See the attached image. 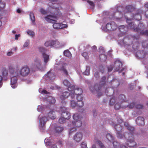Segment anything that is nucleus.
Masks as SVG:
<instances>
[{"label":"nucleus","mask_w":148,"mask_h":148,"mask_svg":"<svg viewBox=\"0 0 148 148\" xmlns=\"http://www.w3.org/2000/svg\"><path fill=\"white\" fill-rule=\"evenodd\" d=\"M29 41L27 40L26 41L25 43H24L23 45V47L25 48L26 47H27L29 45Z\"/></svg>","instance_id":"obj_55"},{"label":"nucleus","mask_w":148,"mask_h":148,"mask_svg":"<svg viewBox=\"0 0 148 148\" xmlns=\"http://www.w3.org/2000/svg\"><path fill=\"white\" fill-rule=\"evenodd\" d=\"M73 116V119L75 121L79 120L80 116L78 114L76 113L74 114Z\"/></svg>","instance_id":"obj_30"},{"label":"nucleus","mask_w":148,"mask_h":148,"mask_svg":"<svg viewBox=\"0 0 148 148\" xmlns=\"http://www.w3.org/2000/svg\"><path fill=\"white\" fill-rule=\"evenodd\" d=\"M77 105V103L74 100H72L71 101V106L73 108H74Z\"/></svg>","instance_id":"obj_42"},{"label":"nucleus","mask_w":148,"mask_h":148,"mask_svg":"<svg viewBox=\"0 0 148 148\" xmlns=\"http://www.w3.org/2000/svg\"><path fill=\"white\" fill-rule=\"evenodd\" d=\"M47 120V118L45 117H40L39 128L40 130L43 132L45 128V124Z\"/></svg>","instance_id":"obj_6"},{"label":"nucleus","mask_w":148,"mask_h":148,"mask_svg":"<svg viewBox=\"0 0 148 148\" xmlns=\"http://www.w3.org/2000/svg\"><path fill=\"white\" fill-rule=\"evenodd\" d=\"M90 68L89 66H86V70L83 73L84 74L87 75H89L90 74Z\"/></svg>","instance_id":"obj_31"},{"label":"nucleus","mask_w":148,"mask_h":148,"mask_svg":"<svg viewBox=\"0 0 148 148\" xmlns=\"http://www.w3.org/2000/svg\"><path fill=\"white\" fill-rule=\"evenodd\" d=\"M38 50L42 54L43 53H45L46 51V49L43 47H40L38 48Z\"/></svg>","instance_id":"obj_40"},{"label":"nucleus","mask_w":148,"mask_h":148,"mask_svg":"<svg viewBox=\"0 0 148 148\" xmlns=\"http://www.w3.org/2000/svg\"><path fill=\"white\" fill-rule=\"evenodd\" d=\"M116 130L117 137L120 139L124 138L126 139V144L129 147H132L135 146L136 143L135 141L134 136L132 133H125L123 134L122 133L123 127L120 124L112 125Z\"/></svg>","instance_id":"obj_2"},{"label":"nucleus","mask_w":148,"mask_h":148,"mask_svg":"<svg viewBox=\"0 0 148 148\" xmlns=\"http://www.w3.org/2000/svg\"><path fill=\"white\" fill-rule=\"evenodd\" d=\"M54 40H49L46 42L45 43V45L46 47H51L53 45Z\"/></svg>","instance_id":"obj_27"},{"label":"nucleus","mask_w":148,"mask_h":148,"mask_svg":"<svg viewBox=\"0 0 148 148\" xmlns=\"http://www.w3.org/2000/svg\"><path fill=\"white\" fill-rule=\"evenodd\" d=\"M64 85L67 87H68L70 85V83L66 79H65L63 82Z\"/></svg>","instance_id":"obj_48"},{"label":"nucleus","mask_w":148,"mask_h":148,"mask_svg":"<svg viewBox=\"0 0 148 148\" xmlns=\"http://www.w3.org/2000/svg\"><path fill=\"white\" fill-rule=\"evenodd\" d=\"M82 134L80 132H77L74 136V139L76 142H79L82 139Z\"/></svg>","instance_id":"obj_17"},{"label":"nucleus","mask_w":148,"mask_h":148,"mask_svg":"<svg viewBox=\"0 0 148 148\" xmlns=\"http://www.w3.org/2000/svg\"><path fill=\"white\" fill-rule=\"evenodd\" d=\"M47 117L50 118L54 119L56 118L55 112L53 111H51L48 113Z\"/></svg>","instance_id":"obj_25"},{"label":"nucleus","mask_w":148,"mask_h":148,"mask_svg":"<svg viewBox=\"0 0 148 148\" xmlns=\"http://www.w3.org/2000/svg\"><path fill=\"white\" fill-rule=\"evenodd\" d=\"M115 102V97L112 98L111 99L109 102V104L110 106L113 105Z\"/></svg>","instance_id":"obj_44"},{"label":"nucleus","mask_w":148,"mask_h":148,"mask_svg":"<svg viewBox=\"0 0 148 148\" xmlns=\"http://www.w3.org/2000/svg\"><path fill=\"white\" fill-rule=\"evenodd\" d=\"M106 137L107 139L110 142H111L113 140H114L113 137L110 134H108L106 135Z\"/></svg>","instance_id":"obj_34"},{"label":"nucleus","mask_w":148,"mask_h":148,"mask_svg":"<svg viewBox=\"0 0 148 148\" xmlns=\"http://www.w3.org/2000/svg\"><path fill=\"white\" fill-rule=\"evenodd\" d=\"M145 17L147 19H148V10H146L145 11Z\"/></svg>","instance_id":"obj_63"},{"label":"nucleus","mask_w":148,"mask_h":148,"mask_svg":"<svg viewBox=\"0 0 148 148\" xmlns=\"http://www.w3.org/2000/svg\"><path fill=\"white\" fill-rule=\"evenodd\" d=\"M82 55L86 59H88L89 58L88 53L87 52H84L82 53Z\"/></svg>","instance_id":"obj_46"},{"label":"nucleus","mask_w":148,"mask_h":148,"mask_svg":"<svg viewBox=\"0 0 148 148\" xmlns=\"http://www.w3.org/2000/svg\"><path fill=\"white\" fill-rule=\"evenodd\" d=\"M14 53L13 51H10L8 52L7 54V55L8 56H11Z\"/></svg>","instance_id":"obj_64"},{"label":"nucleus","mask_w":148,"mask_h":148,"mask_svg":"<svg viewBox=\"0 0 148 148\" xmlns=\"http://www.w3.org/2000/svg\"><path fill=\"white\" fill-rule=\"evenodd\" d=\"M76 99L78 101L77 103L76 106L78 107H82L84 105V103L82 101L83 99V96H80V99H79V97H76Z\"/></svg>","instance_id":"obj_16"},{"label":"nucleus","mask_w":148,"mask_h":148,"mask_svg":"<svg viewBox=\"0 0 148 148\" xmlns=\"http://www.w3.org/2000/svg\"><path fill=\"white\" fill-rule=\"evenodd\" d=\"M33 67L35 69H39L41 68V60L39 58H36L34 59Z\"/></svg>","instance_id":"obj_10"},{"label":"nucleus","mask_w":148,"mask_h":148,"mask_svg":"<svg viewBox=\"0 0 148 148\" xmlns=\"http://www.w3.org/2000/svg\"><path fill=\"white\" fill-rule=\"evenodd\" d=\"M40 12L42 14H45L47 13V12L43 8H41L40 10Z\"/></svg>","instance_id":"obj_56"},{"label":"nucleus","mask_w":148,"mask_h":148,"mask_svg":"<svg viewBox=\"0 0 148 148\" xmlns=\"http://www.w3.org/2000/svg\"><path fill=\"white\" fill-rule=\"evenodd\" d=\"M27 34L29 35L32 37H33L34 35V32L32 30H29L27 31Z\"/></svg>","instance_id":"obj_49"},{"label":"nucleus","mask_w":148,"mask_h":148,"mask_svg":"<svg viewBox=\"0 0 148 148\" xmlns=\"http://www.w3.org/2000/svg\"><path fill=\"white\" fill-rule=\"evenodd\" d=\"M61 116L63 117L66 120H69L71 117V115L68 111L61 113Z\"/></svg>","instance_id":"obj_20"},{"label":"nucleus","mask_w":148,"mask_h":148,"mask_svg":"<svg viewBox=\"0 0 148 148\" xmlns=\"http://www.w3.org/2000/svg\"><path fill=\"white\" fill-rule=\"evenodd\" d=\"M56 4H53V7L50 6L48 8V11L51 15H48L44 18L45 20L48 23L53 24V27L56 29H59L67 28L68 25L62 23H57V21L62 15V13L59 12V8L56 7Z\"/></svg>","instance_id":"obj_1"},{"label":"nucleus","mask_w":148,"mask_h":148,"mask_svg":"<svg viewBox=\"0 0 148 148\" xmlns=\"http://www.w3.org/2000/svg\"><path fill=\"white\" fill-rule=\"evenodd\" d=\"M8 71L13 76L19 75V67L17 65L14 66L12 64H10L8 66Z\"/></svg>","instance_id":"obj_4"},{"label":"nucleus","mask_w":148,"mask_h":148,"mask_svg":"<svg viewBox=\"0 0 148 148\" xmlns=\"http://www.w3.org/2000/svg\"><path fill=\"white\" fill-rule=\"evenodd\" d=\"M125 98V95H121L119 96V100L121 102H123L122 105L119 104L118 103H116L114 106V108L116 110H118L120 109L121 106H122V108L123 107V106L124 105V102L125 101L124 100Z\"/></svg>","instance_id":"obj_11"},{"label":"nucleus","mask_w":148,"mask_h":148,"mask_svg":"<svg viewBox=\"0 0 148 148\" xmlns=\"http://www.w3.org/2000/svg\"><path fill=\"white\" fill-rule=\"evenodd\" d=\"M60 111L61 112V113L65 112H67V109L64 106L61 107L60 109Z\"/></svg>","instance_id":"obj_43"},{"label":"nucleus","mask_w":148,"mask_h":148,"mask_svg":"<svg viewBox=\"0 0 148 148\" xmlns=\"http://www.w3.org/2000/svg\"><path fill=\"white\" fill-rule=\"evenodd\" d=\"M46 100L49 103L52 104L55 103L56 101L55 99L51 96H49L47 97Z\"/></svg>","instance_id":"obj_24"},{"label":"nucleus","mask_w":148,"mask_h":148,"mask_svg":"<svg viewBox=\"0 0 148 148\" xmlns=\"http://www.w3.org/2000/svg\"><path fill=\"white\" fill-rule=\"evenodd\" d=\"M76 131V128L75 127L71 128L69 132V134H71V133Z\"/></svg>","instance_id":"obj_52"},{"label":"nucleus","mask_w":148,"mask_h":148,"mask_svg":"<svg viewBox=\"0 0 148 148\" xmlns=\"http://www.w3.org/2000/svg\"><path fill=\"white\" fill-rule=\"evenodd\" d=\"M122 63L120 61L116 60L114 62V67L115 68V71H119V72H121L123 70H126V68H121L122 66Z\"/></svg>","instance_id":"obj_7"},{"label":"nucleus","mask_w":148,"mask_h":148,"mask_svg":"<svg viewBox=\"0 0 148 148\" xmlns=\"http://www.w3.org/2000/svg\"><path fill=\"white\" fill-rule=\"evenodd\" d=\"M142 45L143 47L144 48L148 47V44L146 42H143Z\"/></svg>","instance_id":"obj_58"},{"label":"nucleus","mask_w":148,"mask_h":148,"mask_svg":"<svg viewBox=\"0 0 148 148\" xmlns=\"http://www.w3.org/2000/svg\"><path fill=\"white\" fill-rule=\"evenodd\" d=\"M68 87V90L70 91H71L72 92L73 91H74V90L75 88V86H71V85H70V86H69Z\"/></svg>","instance_id":"obj_38"},{"label":"nucleus","mask_w":148,"mask_h":148,"mask_svg":"<svg viewBox=\"0 0 148 148\" xmlns=\"http://www.w3.org/2000/svg\"><path fill=\"white\" fill-rule=\"evenodd\" d=\"M111 30H114L116 29L117 28V25L114 22H112Z\"/></svg>","instance_id":"obj_36"},{"label":"nucleus","mask_w":148,"mask_h":148,"mask_svg":"<svg viewBox=\"0 0 148 148\" xmlns=\"http://www.w3.org/2000/svg\"><path fill=\"white\" fill-rule=\"evenodd\" d=\"M70 93L68 92H65L63 93L60 96V99L62 100L65 99L70 96Z\"/></svg>","instance_id":"obj_22"},{"label":"nucleus","mask_w":148,"mask_h":148,"mask_svg":"<svg viewBox=\"0 0 148 148\" xmlns=\"http://www.w3.org/2000/svg\"><path fill=\"white\" fill-rule=\"evenodd\" d=\"M143 12L141 9H138L136 11V13L134 14L133 18L136 20L139 21L142 19V14Z\"/></svg>","instance_id":"obj_12"},{"label":"nucleus","mask_w":148,"mask_h":148,"mask_svg":"<svg viewBox=\"0 0 148 148\" xmlns=\"http://www.w3.org/2000/svg\"><path fill=\"white\" fill-rule=\"evenodd\" d=\"M106 77L105 76L101 78L100 81V83L102 84L103 85L101 86L102 87L103 86V85L106 83Z\"/></svg>","instance_id":"obj_45"},{"label":"nucleus","mask_w":148,"mask_h":148,"mask_svg":"<svg viewBox=\"0 0 148 148\" xmlns=\"http://www.w3.org/2000/svg\"><path fill=\"white\" fill-rule=\"evenodd\" d=\"M135 106L136 108L138 109H141L143 108V105L140 104H136Z\"/></svg>","instance_id":"obj_53"},{"label":"nucleus","mask_w":148,"mask_h":148,"mask_svg":"<svg viewBox=\"0 0 148 148\" xmlns=\"http://www.w3.org/2000/svg\"><path fill=\"white\" fill-rule=\"evenodd\" d=\"M112 22L107 24L106 27L107 29L108 30H111Z\"/></svg>","instance_id":"obj_41"},{"label":"nucleus","mask_w":148,"mask_h":148,"mask_svg":"<svg viewBox=\"0 0 148 148\" xmlns=\"http://www.w3.org/2000/svg\"><path fill=\"white\" fill-rule=\"evenodd\" d=\"M125 17L126 19H127V22L128 23V27H130L131 29L133 30L134 31L140 32L144 29L145 26L143 23H139L138 27L135 28V25L133 23L129 22V21H131V19H128L125 15Z\"/></svg>","instance_id":"obj_3"},{"label":"nucleus","mask_w":148,"mask_h":148,"mask_svg":"<svg viewBox=\"0 0 148 148\" xmlns=\"http://www.w3.org/2000/svg\"><path fill=\"white\" fill-rule=\"evenodd\" d=\"M72 125L73 126L76 127V128L77 127L78 128L82 125V123L80 120L74 121L72 122Z\"/></svg>","instance_id":"obj_21"},{"label":"nucleus","mask_w":148,"mask_h":148,"mask_svg":"<svg viewBox=\"0 0 148 148\" xmlns=\"http://www.w3.org/2000/svg\"><path fill=\"white\" fill-rule=\"evenodd\" d=\"M113 144L114 147V148H117L119 146V144L116 141L113 142Z\"/></svg>","instance_id":"obj_54"},{"label":"nucleus","mask_w":148,"mask_h":148,"mask_svg":"<svg viewBox=\"0 0 148 148\" xmlns=\"http://www.w3.org/2000/svg\"><path fill=\"white\" fill-rule=\"evenodd\" d=\"M45 77L51 80H53L55 78V75L53 72H51V71L48 72L47 74L45 75Z\"/></svg>","instance_id":"obj_15"},{"label":"nucleus","mask_w":148,"mask_h":148,"mask_svg":"<svg viewBox=\"0 0 148 148\" xmlns=\"http://www.w3.org/2000/svg\"><path fill=\"white\" fill-rule=\"evenodd\" d=\"M63 130V128L59 126H57L55 128V130L57 133H60Z\"/></svg>","instance_id":"obj_29"},{"label":"nucleus","mask_w":148,"mask_h":148,"mask_svg":"<svg viewBox=\"0 0 148 148\" xmlns=\"http://www.w3.org/2000/svg\"><path fill=\"white\" fill-rule=\"evenodd\" d=\"M29 16L32 22L34 23L35 22V19L34 13L31 12L29 14Z\"/></svg>","instance_id":"obj_35"},{"label":"nucleus","mask_w":148,"mask_h":148,"mask_svg":"<svg viewBox=\"0 0 148 148\" xmlns=\"http://www.w3.org/2000/svg\"><path fill=\"white\" fill-rule=\"evenodd\" d=\"M136 9L135 5H128L126 6L124 10V12L125 14L126 13H130L134 11Z\"/></svg>","instance_id":"obj_9"},{"label":"nucleus","mask_w":148,"mask_h":148,"mask_svg":"<svg viewBox=\"0 0 148 148\" xmlns=\"http://www.w3.org/2000/svg\"><path fill=\"white\" fill-rule=\"evenodd\" d=\"M66 121L64 118L62 116L59 119L58 122L62 124L65 123Z\"/></svg>","instance_id":"obj_39"},{"label":"nucleus","mask_w":148,"mask_h":148,"mask_svg":"<svg viewBox=\"0 0 148 148\" xmlns=\"http://www.w3.org/2000/svg\"><path fill=\"white\" fill-rule=\"evenodd\" d=\"M126 26L125 25H122L120 26L119 27V29L120 31H121L123 29H124L126 28Z\"/></svg>","instance_id":"obj_57"},{"label":"nucleus","mask_w":148,"mask_h":148,"mask_svg":"<svg viewBox=\"0 0 148 148\" xmlns=\"http://www.w3.org/2000/svg\"><path fill=\"white\" fill-rule=\"evenodd\" d=\"M43 58L44 62L45 64H46L49 61V56L45 53H43L42 55Z\"/></svg>","instance_id":"obj_23"},{"label":"nucleus","mask_w":148,"mask_h":148,"mask_svg":"<svg viewBox=\"0 0 148 148\" xmlns=\"http://www.w3.org/2000/svg\"><path fill=\"white\" fill-rule=\"evenodd\" d=\"M81 146V148H88L87 146V143L84 142L82 143Z\"/></svg>","instance_id":"obj_51"},{"label":"nucleus","mask_w":148,"mask_h":148,"mask_svg":"<svg viewBox=\"0 0 148 148\" xmlns=\"http://www.w3.org/2000/svg\"><path fill=\"white\" fill-rule=\"evenodd\" d=\"M94 77L96 79H98L99 78V74L98 72H96L94 74Z\"/></svg>","instance_id":"obj_61"},{"label":"nucleus","mask_w":148,"mask_h":148,"mask_svg":"<svg viewBox=\"0 0 148 148\" xmlns=\"http://www.w3.org/2000/svg\"><path fill=\"white\" fill-rule=\"evenodd\" d=\"M144 119L143 117L139 116L137 117L136 119V122L137 125L139 126H142L145 124Z\"/></svg>","instance_id":"obj_18"},{"label":"nucleus","mask_w":148,"mask_h":148,"mask_svg":"<svg viewBox=\"0 0 148 148\" xmlns=\"http://www.w3.org/2000/svg\"><path fill=\"white\" fill-rule=\"evenodd\" d=\"M140 34L142 35H144L146 36H148V30L146 29L145 30H142L140 32Z\"/></svg>","instance_id":"obj_33"},{"label":"nucleus","mask_w":148,"mask_h":148,"mask_svg":"<svg viewBox=\"0 0 148 148\" xmlns=\"http://www.w3.org/2000/svg\"><path fill=\"white\" fill-rule=\"evenodd\" d=\"M63 53L65 56L71 58L72 57V54L68 50H66L64 51Z\"/></svg>","instance_id":"obj_26"},{"label":"nucleus","mask_w":148,"mask_h":148,"mask_svg":"<svg viewBox=\"0 0 148 148\" xmlns=\"http://www.w3.org/2000/svg\"><path fill=\"white\" fill-rule=\"evenodd\" d=\"M54 42L53 45L54 47L57 48H59L60 42L57 40H54Z\"/></svg>","instance_id":"obj_47"},{"label":"nucleus","mask_w":148,"mask_h":148,"mask_svg":"<svg viewBox=\"0 0 148 148\" xmlns=\"http://www.w3.org/2000/svg\"><path fill=\"white\" fill-rule=\"evenodd\" d=\"M97 142L98 144L100 146V148H106L101 141L98 140Z\"/></svg>","instance_id":"obj_50"},{"label":"nucleus","mask_w":148,"mask_h":148,"mask_svg":"<svg viewBox=\"0 0 148 148\" xmlns=\"http://www.w3.org/2000/svg\"><path fill=\"white\" fill-rule=\"evenodd\" d=\"M66 45V43L65 42H63L62 43H60V45L59 47V48H62L63 47Z\"/></svg>","instance_id":"obj_60"},{"label":"nucleus","mask_w":148,"mask_h":148,"mask_svg":"<svg viewBox=\"0 0 148 148\" xmlns=\"http://www.w3.org/2000/svg\"><path fill=\"white\" fill-rule=\"evenodd\" d=\"M19 75L22 76H25L28 75L29 73L30 70L29 68L27 66L23 67L20 71H19Z\"/></svg>","instance_id":"obj_8"},{"label":"nucleus","mask_w":148,"mask_h":148,"mask_svg":"<svg viewBox=\"0 0 148 148\" xmlns=\"http://www.w3.org/2000/svg\"><path fill=\"white\" fill-rule=\"evenodd\" d=\"M61 71H62L63 73L66 76L68 75V73L66 70V68L63 66L60 69Z\"/></svg>","instance_id":"obj_28"},{"label":"nucleus","mask_w":148,"mask_h":148,"mask_svg":"<svg viewBox=\"0 0 148 148\" xmlns=\"http://www.w3.org/2000/svg\"><path fill=\"white\" fill-rule=\"evenodd\" d=\"M113 66L112 65H110L108 67V71L110 72L112 71L113 69Z\"/></svg>","instance_id":"obj_62"},{"label":"nucleus","mask_w":148,"mask_h":148,"mask_svg":"<svg viewBox=\"0 0 148 148\" xmlns=\"http://www.w3.org/2000/svg\"><path fill=\"white\" fill-rule=\"evenodd\" d=\"M90 89L92 93H94L96 91L97 93L98 97L101 96L102 95V93L101 92L102 86L100 84H95L94 86H90Z\"/></svg>","instance_id":"obj_5"},{"label":"nucleus","mask_w":148,"mask_h":148,"mask_svg":"<svg viewBox=\"0 0 148 148\" xmlns=\"http://www.w3.org/2000/svg\"><path fill=\"white\" fill-rule=\"evenodd\" d=\"M135 103L134 102H132L129 105H127L125 106L124 107H123V108H125L127 107H128L130 109L133 108L135 106Z\"/></svg>","instance_id":"obj_32"},{"label":"nucleus","mask_w":148,"mask_h":148,"mask_svg":"<svg viewBox=\"0 0 148 148\" xmlns=\"http://www.w3.org/2000/svg\"><path fill=\"white\" fill-rule=\"evenodd\" d=\"M17 78L16 76H13L11 77L10 81V84L11 87L13 88H15L17 87L16 83Z\"/></svg>","instance_id":"obj_14"},{"label":"nucleus","mask_w":148,"mask_h":148,"mask_svg":"<svg viewBox=\"0 0 148 148\" xmlns=\"http://www.w3.org/2000/svg\"><path fill=\"white\" fill-rule=\"evenodd\" d=\"M87 1L88 3L92 7L94 6L95 5L92 1H91L89 0H87Z\"/></svg>","instance_id":"obj_59"},{"label":"nucleus","mask_w":148,"mask_h":148,"mask_svg":"<svg viewBox=\"0 0 148 148\" xmlns=\"http://www.w3.org/2000/svg\"><path fill=\"white\" fill-rule=\"evenodd\" d=\"M75 95H77L76 97L83 96L82 94L83 92V91L82 89L81 88H76L74 91Z\"/></svg>","instance_id":"obj_19"},{"label":"nucleus","mask_w":148,"mask_h":148,"mask_svg":"<svg viewBox=\"0 0 148 148\" xmlns=\"http://www.w3.org/2000/svg\"><path fill=\"white\" fill-rule=\"evenodd\" d=\"M127 129L131 133H132L133 134V135L134 136H134L133 134V133H134V128L133 127L131 126L130 125V126H129L127 127ZM127 133H128L126 132Z\"/></svg>","instance_id":"obj_37"},{"label":"nucleus","mask_w":148,"mask_h":148,"mask_svg":"<svg viewBox=\"0 0 148 148\" xmlns=\"http://www.w3.org/2000/svg\"><path fill=\"white\" fill-rule=\"evenodd\" d=\"M1 77L3 80L6 81L8 79V73L5 68H3L1 71Z\"/></svg>","instance_id":"obj_13"}]
</instances>
